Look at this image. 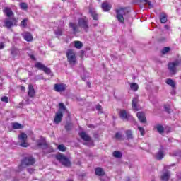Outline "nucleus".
I'll return each instance as SVG.
<instances>
[{
    "mask_svg": "<svg viewBox=\"0 0 181 181\" xmlns=\"http://www.w3.org/2000/svg\"><path fill=\"white\" fill-rule=\"evenodd\" d=\"M35 162L36 160L32 156L24 158V159L21 161V164L18 166V172L23 170V168H26V166H32L35 165Z\"/></svg>",
    "mask_w": 181,
    "mask_h": 181,
    "instance_id": "obj_1",
    "label": "nucleus"
},
{
    "mask_svg": "<svg viewBox=\"0 0 181 181\" xmlns=\"http://www.w3.org/2000/svg\"><path fill=\"white\" fill-rule=\"evenodd\" d=\"M177 67H181V59H177L175 62L168 63V70L171 76H175L177 73Z\"/></svg>",
    "mask_w": 181,
    "mask_h": 181,
    "instance_id": "obj_2",
    "label": "nucleus"
},
{
    "mask_svg": "<svg viewBox=\"0 0 181 181\" xmlns=\"http://www.w3.org/2000/svg\"><path fill=\"white\" fill-rule=\"evenodd\" d=\"M4 25L7 29H11L13 26H18V18L15 17L7 18L4 20Z\"/></svg>",
    "mask_w": 181,
    "mask_h": 181,
    "instance_id": "obj_3",
    "label": "nucleus"
},
{
    "mask_svg": "<svg viewBox=\"0 0 181 181\" xmlns=\"http://www.w3.org/2000/svg\"><path fill=\"white\" fill-rule=\"evenodd\" d=\"M78 25L80 28H82L85 32H88V29H90V26H88V19L87 17H82L78 19Z\"/></svg>",
    "mask_w": 181,
    "mask_h": 181,
    "instance_id": "obj_4",
    "label": "nucleus"
},
{
    "mask_svg": "<svg viewBox=\"0 0 181 181\" xmlns=\"http://www.w3.org/2000/svg\"><path fill=\"white\" fill-rule=\"evenodd\" d=\"M66 57L71 66H74V64H76V58L74 51H73L72 49H68L66 52Z\"/></svg>",
    "mask_w": 181,
    "mask_h": 181,
    "instance_id": "obj_5",
    "label": "nucleus"
},
{
    "mask_svg": "<svg viewBox=\"0 0 181 181\" xmlns=\"http://www.w3.org/2000/svg\"><path fill=\"white\" fill-rule=\"evenodd\" d=\"M57 160H59L64 166H70V160L63 154H58L56 156Z\"/></svg>",
    "mask_w": 181,
    "mask_h": 181,
    "instance_id": "obj_6",
    "label": "nucleus"
},
{
    "mask_svg": "<svg viewBox=\"0 0 181 181\" xmlns=\"http://www.w3.org/2000/svg\"><path fill=\"white\" fill-rule=\"evenodd\" d=\"M116 19H117L119 23H124V15H125V10L124 8H119L116 11Z\"/></svg>",
    "mask_w": 181,
    "mask_h": 181,
    "instance_id": "obj_7",
    "label": "nucleus"
},
{
    "mask_svg": "<svg viewBox=\"0 0 181 181\" xmlns=\"http://www.w3.org/2000/svg\"><path fill=\"white\" fill-rule=\"evenodd\" d=\"M35 67L36 69H39V70H42V71H44V73H46V74H50V73H52L50 68L47 67L40 62H37L35 64Z\"/></svg>",
    "mask_w": 181,
    "mask_h": 181,
    "instance_id": "obj_8",
    "label": "nucleus"
},
{
    "mask_svg": "<svg viewBox=\"0 0 181 181\" xmlns=\"http://www.w3.org/2000/svg\"><path fill=\"white\" fill-rule=\"evenodd\" d=\"M18 139L20 141H22V143L20 144V146H22V148H28L29 145L28 143H26V139H28V135L25 133H22L19 136Z\"/></svg>",
    "mask_w": 181,
    "mask_h": 181,
    "instance_id": "obj_9",
    "label": "nucleus"
},
{
    "mask_svg": "<svg viewBox=\"0 0 181 181\" xmlns=\"http://www.w3.org/2000/svg\"><path fill=\"white\" fill-rule=\"evenodd\" d=\"M139 96H135L132 102V107L134 111H139Z\"/></svg>",
    "mask_w": 181,
    "mask_h": 181,
    "instance_id": "obj_10",
    "label": "nucleus"
},
{
    "mask_svg": "<svg viewBox=\"0 0 181 181\" xmlns=\"http://www.w3.org/2000/svg\"><path fill=\"white\" fill-rule=\"evenodd\" d=\"M119 116L123 121H128V119H131V115H129V113H128L125 110H120Z\"/></svg>",
    "mask_w": 181,
    "mask_h": 181,
    "instance_id": "obj_11",
    "label": "nucleus"
},
{
    "mask_svg": "<svg viewBox=\"0 0 181 181\" xmlns=\"http://www.w3.org/2000/svg\"><path fill=\"white\" fill-rule=\"evenodd\" d=\"M67 88V86L64 83H57L54 85V90L57 93H62Z\"/></svg>",
    "mask_w": 181,
    "mask_h": 181,
    "instance_id": "obj_12",
    "label": "nucleus"
},
{
    "mask_svg": "<svg viewBox=\"0 0 181 181\" xmlns=\"http://www.w3.org/2000/svg\"><path fill=\"white\" fill-rule=\"evenodd\" d=\"M3 12L7 18H15V13L9 7H5Z\"/></svg>",
    "mask_w": 181,
    "mask_h": 181,
    "instance_id": "obj_13",
    "label": "nucleus"
},
{
    "mask_svg": "<svg viewBox=\"0 0 181 181\" xmlns=\"http://www.w3.org/2000/svg\"><path fill=\"white\" fill-rule=\"evenodd\" d=\"M62 118H63V112L60 111L57 112L54 119V124H60L62 122Z\"/></svg>",
    "mask_w": 181,
    "mask_h": 181,
    "instance_id": "obj_14",
    "label": "nucleus"
},
{
    "mask_svg": "<svg viewBox=\"0 0 181 181\" xmlns=\"http://www.w3.org/2000/svg\"><path fill=\"white\" fill-rule=\"evenodd\" d=\"M165 158V151H163V147H161L158 152L156 154V158L158 160H162Z\"/></svg>",
    "mask_w": 181,
    "mask_h": 181,
    "instance_id": "obj_15",
    "label": "nucleus"
},
{
    "mask_svg": "<svg viewBox=\"0 0 181 181\" xmlns=\"http://www.w3.org/2000/svg\"><path fill=\"white\" fill-rule=\"evenodd\" d=\"M138 119L141 122L142 124H145L146 122V117H145V113L143 112H139L136 114Z\"/></svg>",
    "mask_w": 181,
    "mask_h": 181,
    "instance_id": "obj_16",
    "label": "nucleus"
},
{
    "mask_svg": "<svg viewBox=\"0 0 181 181\" xmlns=\"http://www.w3.org/2000/svg\"><path fill=\"white\" fill-rule=\"evenodd\" d=\"M28 97L33 98L35 95V88H33V86L32 84L28 85Z\"/></svg>",
    "mask_w": 181,
    "mask_h": 181,
    "instance_id": "obj_17",
    "label": "nucleus"
},
{
    "mask_svg": "<svg viewBox=\"0 0 181 181\" xmlns=\"http://www.w3.org/2000/svg\"><path fill=\"white\" fill-rule=\"evenodd\" d=\"M101 8L105 12H108V11L111 9V4H110L107 1H104L102 4Z\"/></svg>",
    "mask_w": 181,
    "mask_h": 181,
    "instance_id": "obj_18",
    "label": "nucleus"
},
{
    "mask_svg": "<svg viewBox=\"0 0 181 181\" xmlns=\"http://www.w3.org/2000/svg\"><path fill=\"white\" fill-rule=\"evenodd\" d=\"M79 136H81V138L83 140L86 141V142H88L90 141H91V137H90V136H88L86 132H82L81 133H79Z\"/></svg>",
    "mask_w": 181,
    "mask_h": 181,
    "instance_id": "obj_19",
    "label": "nucleus"
},
{
    "mask_svg": "<svg viewBox=\"0 0 181 181\" xmlns=\"http://www.w3.org/2000/svg\"><path fill=\"white\" fill-rule=\"evenodd\" d=\"M169 179H170V171H164L161 176V180L169 181Z\"/></svg>",
    "mask_w": 181,
    "mask_h": 181,
    "instance_id": "obj_20",
    "label": "nucleus"
},
{
    "mask_svg": "<svg viewBox=\"0 0 181 181\" xmlns=\"http://www.w3.org/2000/svg\"><path fill=\"white\" fill-rule=\"evenodd\" d=\"M23 37L26 40V42H32V40H33V37L30 33H24L23 34Z\"/></svg>",
    "mask_w": 181,
    "mask_h": 181,
    "instance_id": "obj_21",
    "label": "nucleus"
},
{
    "mask_svg": "<svg viewBox=\"0 0 181 181\" xmlns=\"http://www.w3.org/2000/svg\"><path fill=\"white\" fill-rule=\"evenodd\" d=\"M37 146L39 148H42V146H43V148H47V144H46V142L42 139L37 141Z\"/></svg>",
    "mask_w": 181,
    "mask_h": 181,
    "instance_id": "obj_22",
    "label": "nucleus"
},
{
    "mask_svg": "<svg viewBox=\"0 0 181 181\" xmlns=\"http://www.w3.org/2000/svg\"><path fill=\"white\" fill-rule=\"evenodd\" d=\"M95 175H97V176H104L105 175V172L104 170H103V168L98 167L97 168H95Z\"/></svg>",
    "mask_w": 181,
    "mask_h": 181,
    "instance_id": "obj_23",
    "label": "nucleus"
},
{
    "mask_svg": "<svg viewBox=\"0 0 181 181\" xmlns=\"http://www.w3.org/2000/svg\"><path fill=\"white\" fill-rule=\"evenodd\" d=\"M69 27L72 28V30L74 34L78 33V25H76L75 23H70Z\"/></svg>",
    "mask_w": 181,
    "mask_h": 181,
    "instance_id": "obj_24",
    "label": "nucleus"
},
{
    "mask_svg": "<svg viewBox=\"0 0 181 181\" xmlns=\"http://www.w3.org/2000/svg\"><path fill=\"white\" fill-rule=\"evenodd\" d=\"M54 34L57 37H59L63 35V27L58 28L57 30H54Z\"/></svg>",
    "mask_w": 181,
    "mask_h": 181,
    "instance_id": "obj_25",
    "label": "nucleus"
},
{
    "mask_svg": "<svg viewBox=\"0 0 181 181\" xmlns=\"http://www.w3.org/2000/svg\"><path fill=\"white\" fill-rule=\"evenodd\" d=\"M112 156L114 158H116V159H121V158H122V153H121V151H115L112 153Z\"/></svg>",
    "mask_w": 181,
    "mask_h": 181,
    "instance_id": "obj_26",
    "label": "nucleus"
},
{
    "mask_svg": "<svg viewBox=\"0 0 181 181\" xmlns=\"http://www.w3.org/2000/svg\"><path fill=\"white\" fill-rule=\"evenodd\" d=\"M160 21L161 23H166L168 22V16L165 13H161L160 15Z\"/></svg>",
    "mask_w": 181,
    "mask_h": 181,
    "instance_id": "obj_27",
    "label": "nucleus"
},
{
    "mask_svg": "<svg viewBox=\"0 0 181 181\" xmlns=\"http://www.w3.org/2000/svg\"><path fill=\"white\" fill-rule=\"evenodd\" d=\"M89 13H90L94 21H98V15L97 13H95V11L90 9Z\"/></svg>",
    "mask_w": 181,
    "mask_h": 181,
    "instance_id": "obj_28",
    "label": "nucleus"
},
{
    "mask_svg": "<svg viewBox=\"0 0 181 181\" xmlns=\"http://www.w3.org/2000/svg\"><path fill=\"white\" fill-rule=\"evenodd\" d=\"M20 53L21 52H19V49L15 47H13L11 49V55L13 56V57H16V56H19Z\"/></svg>",
    "mask_w": 181,
    "mask_h": 181,
    "instance_id": "obj_29",
    "label": "nucleus"
},
{
    "mask_svg": "<svg viewBox=\"0 0 181 181\" xmlns=\"http://www.w3.org/2000/svg\"><path fill=\"white\" fill-rule=\"evenodd\" d=\"M166 83L172 87V88H175L176 87V83H175V81H173V80L170 78L166 80Z\"/></svg>",
    "mask_w": 181,
    "mask_h": 181,
    "instance_id": "obj_30",
    "label": "nucleus"
},
{
    "mask_svg": "<svg viewBox=\"0 0 181 181\" xmlns=\"http://www.w3.org/2000/svg\"><path fill=\"white\" fill-rule=\"evenodd\" d=\"M127 139H132L134 136H132V131L131 130H126L125 131Z\"/></svg>",
    "mask_w": 181,
    "mask_h": 181,
    "instance_id": "obj_31",
    "label": "nucleus"
},
{
    "mask_svg": "<svg viewBox=\"0 0 181 181\" xmlns=\"http://www.w3.org/2000/svg\"><path fill=\"white\" fill-rule=\"evenodd\" d=\"M74 47H76V49H81V47H83V42L81 41H75Z\"/></svg>",
    "mask_w": 181,
    "mask_h": 181,
    "instance_id": "obj_32",
    "label": "nucleus"
},
{
    "mask_svg": "<svg viewBox=\"0 0 181 181\" xmlns=\"http://www.w3.org/2000/svg\"><path fill=\"white\" fill-rule=\"evenodd\" d=\"M130 88L133 91H138V88H139L138 84L137 83H131Z\"/></svg>",
    "mask_w": 181,
    "mask_h": 181,
    "instance_id": "obj_33",
    "label": "nucleus"
},
{
    "mask_svg": "<svg viewBox=\"0 0 181 181\" xmlns=\"http://www.w3.org/2000/svg\"><path fill=\"white\" fill-rule=\"evenodd\" d=\"M12 127L13 129H21L22 128V124L19 123H13L12 124Z\"/></svg>",
    "mask_w": 181,
    "mask_h": 181,
    "instance_id": "obj_34",
    "label": "nucleus"
},
{
    "mask_svg": "<svg viewBox=\"0 0 181 181\" xmlns=\"http://www.w3.org/2000/svg\"><path fill=\"white\" fill-rule=\"evenodd\" d=\"M115 139L121 140L122 138H124V135H122V133L121 132H117L115 135Z\"/></svg>",
    "mask_w": 181,
    "mask_h": 181,
    "instance_id": "obj_35",
    "label": "nucleus"
},
{
    "mask_svg": "<svg viewBox=\"0 0 181 181\" xmlns=\"http://www.w3.org/2000/svg\"><path fill=\"white\" fill-rule=\"evenodd\" d=\"M156 129H157L158 132H159V134H162L164 131V128L163 126L158 124L156 127Z\"/></svg>",
    "mask_w": 181,
    "mask_h": 181,
    "instance_id": "obj_36",
    "label": "nucleus"
},
{
    "mask_svg": "<svg viewBox=\"0 0 181 181\" xmlns=\"http://www.w3.org/2000/svg\"><path fill=\"white\" fill-rule=\"evenodd\" d=\"M21 25L22 26V28H26V26H28V19H23L21 23Z\"/></svg>",
    "mask_w": 181,
    "mask_h": 181,
    "instance_id": "obj_37",
    "label": "nucleus"
},
{
    "mask_svg": "<svg viewBox=\"0 0 181 181\" xmlns=\"http://www.w3.org/2000/svg\"><path fill=\"white\" fill-rule=\"evenodd\" d=\"M170 51V48L169 47H165L162 49V54H166V53H169Z\"/></svg>",
    "mask_w": 181,
    "mask_h": 181,
    "instance_id": "obj_38",
    "label": "nucleus"
},
{
    "mask_svg": "<svg viewBox=\"0 0 181 181\" xmlns=\"http://www.w3.org/2000/svg\"><path fill=\"white\" fill-rule=\"evenodd\" d=\"M164 109L165 111H166V112H168V114H170V112H172V110H170V106L169 105H164Z\"/></svg>",
    "mask_w": 181,
    "mask_h": 181,
    "instance_id": "obj_39",
    "label": "nucleus"
},
{
    "mask_svg": "<svg viewBox=\"0 0 181 181\" xmlns=\"http://www.w3.org/2000/svg\"><path fill=\"white\" fill-rule=\"evenodd\" d=\"M138 129L141 135V136H144L145 135V129L144 127H138Z\"/></svg>",
    "mask_w": 181,
    "mask_h": 181,
    "instance_id": "obj_40",
    "label": "nucleus"
},
{
    "mask_svg": "<svg viewBox=\"0 0 181 181\" xmlns=\"http://www.w3.org/2000/svg\"><path fill=\"white\" fill-rule=\"evenodd\" d=\"M59 151H61V152H64L66 151V146L63 144H60L58 146Z\"/></svg>",
    "mask_w": 181,
    "mask_h": 181,
    "instance_id": "obj_41",
    "label": "nucleus"
},
{
    "mask_svg": "<svg viewBox=\"0 0 181 181\" xmlns=\"http://www.w3.org/2000/svg\"><path fill=\"white\" fill-rule=\"evenodd\" d=\"M59 110L61 111H66V106L63 103H59Z\"/></svg>",
    "mask_w": 181,
    "mask_h": 181,
    "instance_id": "obj_42",
    "label": "nucleus"
},
{
    "mask_svg": "<svg viewBox=\"0 0 181 181\" xmlns=\"http://www.w3.org/2000/svg\"><path fill=\"white\" fill-rule=\"evenodd\" d=\"M20 6L21 9H28V4L26 3H21Z\"/></svg>",
    "mask_w": 181,
    "mask_h": 181,
    "instance_id": "obj_43",
    "label": "nucleus"
},
{
    "mask_svg": "<svg viewBox=\"0 0 181 181\" xmlns=\"http://www.w3.org/2000/svg\"><path fill=\"white\" fill-rule=\"evenodd\" d=\"M1 100L3 103H6V104H7V103H8V101H9L7 96L2 97V98H1Z\"/></svg>",
    "mask_w": 181,
    "mask_h": 181,
    "instance_id": "obj_44",
    "label": "nucleus"
},
{
    "mask_svg": "<svg viewBox=\"0 0 181 181\" xmlns=\"http://www.w3.org/2000/svg\"><path fill=\"white\" fill-rule=\"evenodd\" d=\"M139 2H141V4H148V5L151 6V3L148 0H139Z\"/></svg>",
    "mask_w": 181,
    "mask_h": 181,
    "instance_id": "obj_45",
    "label": "nucleus"
},
{
    "mask_svg": "<svg viewBox=\"0 0 181 181\" xmlns=\"http://www.w3.org/2000/svg\"><path fill=\"white\" fill-rule=\"evenodd\" d=\"M65 129H66V131H70V129H71V126L70 124H66L65 126Z\"/></svg>",
    "mask_w": 181,
    "mask_h": 181,
    "instance_id": "obj_46",
    "label": "nucleus"
},
{
    "mask_svg": "<svg viewBox=\"0 0 181 181\" xmlns=\"http://www.w3.org/2000/svg\"><path fill=\"white\" fill-rule=\"evenodd\" d=\"M5 47V44L4 42H0V50H2Z\"/></svg>",
    "mask_w": 181,
    "mask_h": 181,
    "instance_id": "obj_47",
    "label": "nucleus"
},
{
    "mask_svg": "<svg viewBox=\"0 0 181 181\" xmlns=\"http://www.w3.org/2000/svg\"><path fill=\"white\" fill-rule=\"evenodd\" d=\"M96 110H98V111H101L102 110V107L100 105H96Z\"/></svg>",
    "mask_w": 181,
    "mask_h": 181,
    "instance_id": "obj_48",
    "label": "nucleus"
},
{
    "mask_svg": "<svg viewBox=\"0 0 181 181\" xmlns=\"http://www.w3.org/2000/svg\"><path fill=\"white\" fill-rule=\"evenodd\" d=\"M33 171H34L33 168H28V172H29V173H33Z\"/></svg>",
    "mask_w": 181,
    "mask_h": 181,
    "instance_id": "obj_49",
    "label": "nucleus"
},
{
    "mask_svg": "<svg viewBox=\"0 0 181 181\" xmlns=\"http://www.w3.org/2000/svg\"><path fill=\"white\" fill-rule=\"evenodd\" d=\"M21 91H25V90H26V88H25V86H21Z\"/></svg>",
    "mask_w": 181,
    "mask_h": 181,
    "instance_id": "obj_50",
    "label": "nucleus"
},
{
    "mask_svg": "<svg viewBox=\"0 0 181 181\" xmlns=\"http://www.w3.org/2000/svg\"><path fill=\"white\" fill-rule=\"evenodd\" d=\"M164 28H165V29H166L167 30H169V29H170V27H169V25H165L164 26Z\"/></svg>",
    "mask_w": 181,
    "mask_h": 181,
    "instance_id": "obj_51",
    "label": "nucleus"
},
{
    "mask_svg": "<svg viewBox=\"0 0 181 181\" xmlns=\"http://www.w3.org/2000/svg\"><path fill=\"white\" fill-rule=\"evenodd\" d=\"M87 86L88 87H89V88L91 87V83H90V82H88L87 83Z\"/></svg>",
    "mask_w": 181,
    "mask_h": 181,
    "instance_id": "obj_52",
    "label": "nucleus"
},
{
    "mask_svg": "<svg viewBox=\"0 0 181 181\" xmlns=\"http://www.w3.org/2000/svg\"><path fill=\"white\" fill-rule=\"evenodd\" d=\"M25 102H26V104H30V102L29 101V99H27V100H25Z\"/></svg>",
    "mask_w": 181,
    "mask_h": 181,
    "instance_id": "obj_53",
    "label": "nucleus"
},
{
    "mask_svg": "<svg viewBox=\"0 0 181 181\" xmlns=\"http://www.w3.org/2000/svg\"><path fill=\"white\" fill-rule=\"evenodd\" d=\"M49 152H54V150L53 148H50Z\"/></svg>",
    "mask_w": 181,
    "mask_h": 181,
    "instance_id": "obj_54",
    "label": "nucleus"
},
{
    "mask_svg": "<svg viewBox=\"0 0 181 181\" xmlns=\"http://www.w3.org/2000/svg\"><path fill=\"white\" fill-rule=\"evenodd\" d=\"M88 128H94V126H93V124H89Z\"/></svg>",
    "mask_w": 181,
    "mask_h": 181,
    "instance_id": "obj_55",
    "label": "nucleus"
},
{
    "mask_svg": "<svg viewBox=\"0 0 181 181\" xmlns=\"http://www.w3.org/2000/svg\"><path fill=\"white\" fill-rule=\"evenodd\" d=\"M30 59H35V56H33V55H30Z\"/></svg>",
    "mask_w": 181,
    "mask_h": 181,
    "instance_id": "obj_56",
    "label": "nucleus"
},
{
    "mask_svg": "<svg viewBox=\"0 0 181 181\" xmlns=\"http://www.w3.org/2000/svg\"><path fill=\"white\" fill-rule=\"evenodd\" d=\"M67 181H73V180H71V179H69Z\"/></svg>",
    "mask_w": 181,
    "mask_h": 181,
    "instance_id": "obj_57",
    "label": "nucleus"
},
{
    "mask_svg": "<svg viewBox=\"0 0 181 181\" xmlns=\"http://www.w3.org/2000/svg\"><path fill=\"white\" fill-rule=\"evenodd\" d=\"M93 26H97V24H93Z\"/></svg>",
    "mask_w": 181,
    "mask_h": 181,
    "instance_id": "obj_58",
    "label": "nucleus"
},
{
    "mask_svg": "<svg viewBox=\"0 0 181 181\" xmlns=\"http://www.w3.org/2000/svg\"><path fill=\"white\" fill-rule=\"evenodd\" d=\"M82 80H86L85 78H82Z\"/></svg>",
    "mask_w": 181,
    "mask_h": 181,
    "instance_id": "obj_59",
    "label": "nucleus"
},
{
    "mask_svg": "<svg viewBox=\"0 0 181 181\" xmlns=\"http://www.w3.org/2000/svg\"><path fill=\"white\" fill-rule=\"evenodd\" d=\"M127 180L129 181V178H128Z\"/></svg>",
    "mask_w": 181,
    "mask_h": 181,
    "instance_id": "obj_60",
    "label": "nucleus"
},
{
    "mask_svg": "<svg viewBox=\"0 0 181 181\" xmlns=\"http://www.w3.org/2000/svg\"><path fill=\"white\" fill-rule=\"evenodd\" d=\"M97 1H101V0H97Z\"/></svg>",
    "mask_w": 181,
    "mask_h": 181,
    "instance_id": "obj_61",
    "label": "nucleus"
},
{
    "mask_svg": "<svg viewBox=\"0 0 181 181\" xmlns=\"http://www.w3.org/2000/svg\"><path fill=\"white\" fill-rule=\"evenodd\" d=\"M63 1H66V0H63Z\"/></svg>",
    "mask_w": 181,
    "mask_h": 181,
    "instance_id": "obj_62",
    "label": "nucleus"
}]
</instances>
